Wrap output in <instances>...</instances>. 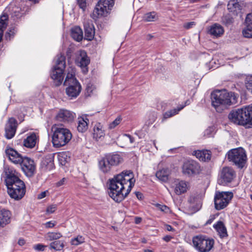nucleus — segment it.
I'll return each instance as SVG.
<instances>
[{
	"label": "nucleus",
	"instance_id": "nucleus-42",
	"mask_svg": "<svg viewBox=\"0 0 252 252\" xmlns=\"http://www.w3.org/2000/svg\"><path fill=\"white\" fill-rule=\"evenodd\" d=\"M247 90L252 94V76H248L245 81Z\"/></svg>",
	"mask_w": 252,
	"mask_h": 252
},
{
	"label": "nucleus",
	"instance_id": "nucleus-16",
	"mask_svg": "<svg viewBox=\"0 0 252 252\" xmlns=\"http://www.w3.org/2000/svg\"><path fill=\"white\" fill-rule=\"evenodd\" d=\"M75 62L78 66L83 69L84 73L88 72V69L86 67L90 63V60L85 51L81 50L79 51L77 55Z\"/></svg>",
	"mask_w": 252,
	"mask_h": 252
},
{
	"label": "nucleus",
	"instance_id": "nucleus-33",
	"mask_svg": "<svg viewBox=\"0 0 252 252\" xmlns=\"http://www.w3.org/2000/svg\"><path fill=\"white\" fill-rule=\"evenodd\" d=\"M106 157L112 166L118 165L122 161V158L119 154L110 155Z\"/></svg>",
	"mask_w": 252,
	"mask_h": 252
},
{
	"label": "nucleus",
	"instance_id": "nucleus-18",
	"mask_svg": "<svg viewBox=\"0 0 252 252\" xmlns=\"http://www.w3.org/2000/svg\"><path fill=\"white\" fill-rule=\"evenodd\" d=\"M85 38L88 40H91L94 36V27L91 21H88L84 24Z\"/></svg>",
	"mask_w": 252,
	"mask_h": 252
},
{
	"label": "nucleus",
	"instance_id": "nucleus-25",
	"mask_svg": "<svg viewBox=\"0 0 252 252\" xmlns=\"http://www.w3.org/2000/svg\"><path fill=\"white\" fill-rule=\"evenodd\" d=\"M208 33L212 36L218 37L223 34L224 30L221 25L216 23L210 27Z\"/></svg>",
	"mask_w": 252,
	"mask_h": 252
},
{
	"label": "nucleus",
	"instance_id": "nucleus-4",
	"mask_svg": "<svg viewBox=\"0 0 252 252\" xmlns=\"http://www.w3.org/2000/svg\"><path fill=\"white\" fill-rule=\"evenodd\" d=\"M5 183L8 193L11 198L18 200L23 197L26 188L23 181L14 174H9L7 175Z\"/></svg>",
	"mask_w": 252,
	"mask_h": 252
},
{
	"label": "nucleus",
	"instance_id": "nucleus-48",
	"mask_svg": "<svg viewBox=\"0 0 252 252\" xmlns=\"http://www.w3.org/2000/svg\"><path fill=\"white\" fill-rule=\"evenodd\" d=\"M196 23L194 22H190L188 23H184L183 25V27L186 30L190 29L193 28L194 26H195Z\"/></svg>",
	"mask_w": 252,
	"mask_h": 252
},
{
	"label": "nucleus",
	"instance_id": "nucleus-53",
	"mask_svg": "<svg viewBox=\"0 0 252 252\" xmlns=\"http://www.w3.org/2000/svg\"><path fill=\"white\" fill-rule=\"evenodd\" d=\"M56 224L55 221H50L45 223V226L46 228H52Z\"/></svg>",
	"mask_w": 252,
	"mask_h": 252
},
{
	"label": "nucleus",
	"instance_id": "nucleus-13",
	"mask_svg": "<svg viewBox=\"0 0 252 252\" xmlns=\"http://www.w3.org/2000/svg\"><path fill=\"white\" fill-rule=\"evenodd\" d=\"M220 184L224 185L231 183L236 177L235 171L231 167H223L220 173Z\"/></svg>",
	"mask_w": 252,
	"mask_h": 252
},
{
	"label": "nucleus",
	"instance_id": "nucleus-61",
	"mask_svg": "<svg viewBox=\"0 0 252 252\" xmlns=\"http://www.w3.org/2000/svg\"><path fill=\"white\" fill-rule=\"evenodd\" d=\"M136 195L139 199H142V194L141 193L137 192L136 193Z\"/></svg>",
	"mask_w": 252,
	"mask_h": 252
},
{
	"label": "nucleus",
	"instance_id": "nucleus-34",
	"mask_svg": "<svg viewBox=\"0 0 252 252\" xmlns=\"http://www.w3.org/2000/svg\"><path fill=\"white\" fill-rule=\"evenodd\" d=\"M188 201L192 206L195 205L197 207H199L201 205V197L198 195L190 196Z\"/></svg>",
	"mask_w": 252,
	"mask_h": 252
},
{
	"label": "nucleus",
	"instance_id": "nucleus-8",
	"mask_svg": "<svg viewBox=\"0 0 252 252\" xmlns=\"http://www.w3.org/2000/svg\"><path fill=\"white\" fill-rule=\"evenodd\" d=\"M65 67V58L60 55L58 57L56 64L51 73V77L54 80L56 86L60 85L63 80V73Z\"/></svg>",
	"mask_w": 252,
	"mask_h": 252
},
{
	"label": "nucleus",
	"instance_id": "nucleus-64",
	"mask_svg": "<svg viewBox=\"0 0 252 252\" xmlns=\"http://www.w3.org/2000/svg\"><path fill=\"white\" fill-rule=\"evenodd\" d=\"M29 0L34 3H38L39 2V0Z\"/></svg>",
	"mask_w": 252,
	"mask_h": 252
},
{
	"label": "nucleus",
	"instance_id": "nucleus-45",
	"mask_svg": "<svg viewBox=\"0 0 252 252\" xmlns=\"http://www.w3.org/2000/svg\"><path fill=\"white\" fill-rule=\"evenodd\" d=\"M183 107H182L181 108H179V109H174L173 110H170L169 111H168L167 112H166L164 115H163V118L164 119H167V118H169L175 115H176V114L178 113V112L180 111Z\"/></svg>",
	"mask_w": 252,
	"mask_h": 252
},
{
	"label": "nucleus",
	"instance_id": "nucleus-62",
	"mask_svg": "<svg viewBox=\"0 0 252 252\" xmlns=\"http://www.w3.org/2000/svg\"><path fill=\"white\" fill-rule=\"evenodd\" d=\"M25 244V241L23 239H20L18 241V244L20 246H23Z\"/></svg>",
	"mask_w": 252,
	"mask_h": 252
},
{
	"label": "nucleus",
	"instance_id": "nucleus-2",
	"mask_svg": "<svg viewBox=\"0 0 252 252\" xmlns=\"http://www.w3.org/2000/svg\"><path fill=\"white\" fill-rule=\"evenodd\" d=\"M239 94L232 92L224 90H216L211 94L212 106L218 112H221L228 106L236 104Z\"/></svg>",
	"mask_w": 252,
	"mask_h": 252
},
{
	"label": "nucleus",
	"instance_id": "nucleus-36",
	"mask_svg": "<svg viewBox=\"0 0 252 252\" xmlns=\"http://www.w3.org/2000/svg\"><path fill=\"white\" fill-rule=\"evenodd\" d=\"M158 19V16L155 12H151L145 14L143 20L146 22H154Z\"/></svg>",
	"mask_w": 252,
	"mask_h": 252
},
{
	"label": "nucleus",
	"instance_id": "nucleus-30",
	"mask_svg": "<svg viewBox=\"0 0 252 252\" xmlns=\"http://www.w3.org/2000/svg\"><path fill=\"white\" fill-rule=\"evenodd\" d=\"M213 226L218 232L220 238H222L227 236L226 228L222 221H218L217 224H214Z\"/></svg>",
	"mask_w": 252,
	"mask_h": 252
},
{
	"label": "nucleus",
	"instance_id": "nucleus-59",
	"mask_svg": "<svg viewBox=\"0 0 252 252\" xmlns=\"http://www.w3.org/2000/svg\"><path fill=\"white\" fill-rule=\"evenodd\" d=\"M151 115L152 116L151 121L152 122H154L157 118V114L155 112H153L151 114Z\"/></svg>",
	"mask_w": 252,
	"mask_h": 252
},
{
	"label": "nucleus",
	"instance_id": "nucleus-52",
	"mask_svg": "<svg viewBox=\"0 0 252 252\" xmlns=\"http://www.w3.org/2000/svg\"><path fill=\"white\" fill-rule=\"evenodd\" d=\"M45 247H46L45 246L40 244L34 246V249L38 251H43Z\"/></svg>",
	"mask_w": 252,
	"mask_h": 252
},
{
	"label": "nucleus",
	"instance_id": "nucleus-23",
	"mask_svg": "<svg viewBox=\"0 0 252 252\" xmlns=\"http://www.w3.org/2000/svg\"><path fill=\"white\" fill-rule=\"evenodd\" d=\"M37 140L38 136L33 132L24 139L23 145L26 148L32 149L35 147Z\"/></svg>",
	"mask_w": 252,
	"mask_h": 252
},
{
	"label": "nucleus",
	"instance_id": "nucleus-54",
	"mask_svg": "<svg viewBox=\"0 0 252 252\" xmlns=\"http://www.w3.org/2000/svg\"><path fill=\"white\" fill-rule=\"evenodd\" d=\"M157 206L159 209H160L161 211H162L163 212H166L169 210L168 207H167L165 205H161L158 204Z\"/></svg>",
	"mask_w": 252,
	"mask_h": 252
},
{
	"label": "nucleus",
	"instance_id": "nucleus-38",
	"mask_svg": "<svg viewBox=\"0 0 252 252\" xmlns=\"http://www.w3.org/2000/svg\"><path fill=\"white\" fill-rule=\"evenodd\" d=\"M50 249H53L56 251H61L63 248L64 244L61 241H56L50 244Z\"/></svg>",
	"mask_w": 252,
	"mask_h": 252
},
{
	"label": "nucleus",
	"instance_id": "nucleus-21",
	"mask_svg": "<svg viewBox=\"0 0 252 252\" xmlns=\"http://www.w3.org/2000/svg\"><path fill=\"white\" fill-rule=\"evenodd\" d=\"M6 153L9 159L14 163L21 164L23 160L24 157H22L20 154L12 148L7 149Z\"/></svg>",
	"mask_w": 252,
	"mask_h": 252
},
{
	"label": "nucleus",
	"instance_id": "nucleus-39",
	"mask_svg": "<svg viewBox=\"0 0 252 252\" xmlns=\"http://www.w3.org/2000/svg\"><path fill=\"white\" fill-rule=\"evenodd\" d=\"M98 2L105 6V8L110 11L114 4V0H100Z\"/></svg>",
	"mask_w": 252,
	"mask_h": 252
},
{
	"label": "nucleus",
	"instance_id": "nucleus-10",
	"mask_svg": "<svg viewBox=\"0 0 252 252\" xmlns=\"http://www.w3.org/2000/svg\"><path fill=\"white\" fill-rule=\"evenodd\" d=\"M233 197V193L231 192L217 191L214 197L215 209L220 210L226 207Z\"/></svg>",
	"mask_w": 252,
	"mask_h": 252
},
{
	"label": "nucleus",
	"instance_id": "nucleus-35",
	"mask_svg": "<svg viewBox=\"0 0 252 252\" xmlns=\"http://www.w3.org/2000/svg\"><path fill=\"white\" fill-rule=\"evenodd\" d=\"M58 160L61 164L64 165L69 161L70 157L66 152H63L58 155Z\"/></svg>",
	"mask_w": 252,
	"mask_h": 252
},
{
	"label": "nucleus",
	"instance_id": "nucleus-40",
	"mask_svg": "<svg viewBox=\"0 0 252 252\" xmlns=\"http://www.w3.org/2000/svg\"><path fill=\"white\" fill-rule=\"evenodd\" d=\"M11 14L12 17L19 18L23 14V12L20 8L15 6L12 7Z\"/></svg>",
	"mask_w": 252,
	"mask_h": 252
},
{
	"label": "nucleus",
	"instance_id": "nucleus-37",
	"mask_svg": "<svg viewBox=\"0 0 252 252\" xmlns=\"http://www.w3.org/2000/svg\"><path fill=\"white\" fill-rule=\"evenodd\" d=\"M228 8L231 10V11H237L241 10V6L239 2L235 0H231L228 2Z\"/></svg>",
	"mask_w": 252,
	"mask_h": 252
},
{
	"label": "nucleus",
	"instance_id": "nucleus-6",
	"mask_svg": "<svg viewBox=\"0 0 252 252\" xmlns=\"http://www.w3.org/2000/svg\"><path fill=\"white\" fill-rule=\"evenodd\" d=\"M72 134L65 127L57 126L54 128L52 135V143L55 147L59 148L66 145L71 140Z\"/></svg>",
	"mask_w": 252,
	"mask_h": 252
},
{
	"label": "nucleus",
	"instance_id": "nucleus-41",
	"mask_svg": "<svg viewBox=\"0 0 252 252\" xmlns=\"http://www.w3.org/2000/svg\"><path fill=\"white\" fill-rule=\"evenodd\" d=\"M62 237V235L60 232H48L46 234V238L50 241L57 240Z\"/></svg>",
	"mask_w": 252,
	"mask_h": 252
},
{
	"label": "nucleus",
	"instance_id": "nucleus-43",
	"mask_svg": "<svg viewBox=\"0 0 252 252\" xmlns=\"http://www.w3.org/2000/svg\"><path fill=\"white\" fill-rule=\"evenodd\" d=\"M84 242H85V239L81 235L77 236L76 237L72 239L71 241V245L75 246H78Z\"/></svg>",
	"mask_w": 252,
	"mask_h": 252
},
{
	"label": "nucleus",
	"instance_id": "nucleus-12",
	"mask_svg": "<svg viewBox=\"0 0 252 252\" xmlns=\"http://www.w3.org/2000/svg\"><path fill=\"white\" fill-rule=\"evenodd\" d=\"M22 170L25 175L29 177L33 176L36 170V165L33 159L25 157L21 163Z\"/></svg>",
	"mask_w": 252,
	"mask_h": 252
},
{
	"label": "nucleus",
	"instance_id": "nucleus-29",
	"mask_svg": "<svg viewBox=\"0 0 252 252\" xmlns=\"http://www.w3.org/2000/svg\"><path fill=\"white\" fill-rule=\"evenodd\" d=\"M194 156L201 161H206L211 159V152L208 150H198L194 152Z\"/></svg>",
	"mask_w": 252,
	"mask_h": 252
},
{
	"label": "nucleus",
	"instance_id": "nucleus-27",
	"mask_svg": "<svg viewBox=\"0 0 252 252\" xmlns=\"http://www.w3.org/2000/svg\"><path fill=\"white\" fill-rule=\"evenodd\" d=\"M170 174V170L168 168H163L157 172L156 176L159 180L166 182L168 180Z\"/></svg>",
	"mask_w": 252,
	"mask_h": 252
},
{
	"label": "nucleus",
	"instance_id": "nucleus-15",
	"mask_svg": "<svg viewBox=\"0 0 252 252\" xmlns=\"http://www.w3.org/2000/svg\"><path fill=\"white\" fill-rule=\"evenodd\" d=\"M54 154L46 155L41 161L40 168L43 172H47L54 168Z\"/></svg>",
	"mask_w": 252,
	"mask_h": 252
},
{
	"label": "nucleus",
	"instance_id": "nucleus-19",
	"mask_svg": "<svg viewBox=\"0 0 252 252\" xmlns=\"http://www.w3.org/2000/svg\"><path fill=\"white\" fill-rule=\"evenodd\" d=\"M174 190L177 195H180L187 192L189 189V183L185 181H177L175 182Z\"/></svg>",
	"mask_w": 252,
	"mask_h": 252
},
{
	"label": "nucleus",
	"instance_id": "nucleus-22",
	"mask_svg": "<svg viewBox=\"0 0 252 252\" xmlns=\"http://www.w3.org/2000/svg\"><path fill=\"white\" fill-rule=\"evenodd\" d=\"M246 28L243 30L242 33L244 37L252 38V15H247L245 20Z\"/></svg>",
	"mask_w": 252,
	"mask_h": 252
},
{
	"label": "nucleus",
	"instance_id": "nucleus-17",
	"mask_svg": "<svg viewBox=\"0 0 252 252\" xmlns=\"http://www.w3.org/2000/svg\"><path fill=\"white\" fill-rule=\"evenodd\" d=\"M75 117V114L66 109H61L56 116L58 121L64 122L72 121Z\"/></svg>",
	"mask_w": 252,
	"mask_h": 252
},
{
	"label": "nucleus",
	"instance_id": "nucleus-32",
	"mask_svg": "<svg viewBox=\"0 0 252 252\" xmlns=\"http://www.w3.org/2000/svg\"><path fill=\"white\" fill-rule=\"evenodd\" d=\"M71 35L77 41H81L83 38V32L79 27H75L71 29Z\"/></svg>",
	"mask_w": 252,
	"mask_h": 252
},
{
	"label": "nucleus",
	"instance_id": "nucleus-28",
	"mask_svg": "<svg viewBox=\"0 0 252 252\" xmlns=\"http://www.w3.org/2000/svg\"><path fill=\"white\" fill-rule=\"evenodd\" d=\"M105 135L104 130L100 123H97L94 127L93 137L98 140Z\"/></svg>",
	"mask_w": 252,
	"mask_h": 252
},
{
	"label": "nucleus",
	"instance_id": "nucleus-5",
	"mask_svg": "<svg viewBox=\"0 0 252 252\" xmlns=\"http://www.w3.org/2000/svg\"><path fill=\"white\" fill-rule=\"evenodd\" d=\"M75 70L72 67L67 69V73L64 82V85L68 87L65 89L67 96L71 99L76 97L80 94L81 86L75 77Z\"/></svg>",
	"mask_w": 252,
	"mask_h": 252
},
{
	"label": "nucleus",
	"instance_id": "nucleus-7",
	"mask_svg": "<svg viewBox=\"0 0 252 252\" xmlns=\"http://www.w3.org/2000/svg\"><path fill=\"white\" fill-rule=\"evenodd\" d=\"M227 157L229 161L240 168L245 166L247 160L246 151L241 147L229 150L227 153Z\"/></svg>",
	"mask_w": 252,
	"mask_h": 252
},
{
	"label": "nucleus",
	"instance_id": "nucleus-63",
	"mask_svg": "<svg viewBox=\"0 0 252 252\" xmlns=\"http://www.w3.org/2000/svg\"><path fill=\"white\" fill-rule=\"evenodd\" d=\"M214 218L213 217H212L211 218L209 219L206 222V224H211L213 220H214Z\"/></svg>",
	"mask_w": 252,
	"mask_h": 252
},
{
	"label": "nucleus",
	"instance_id": "nucleus-46",
	"mask_svg": "<svg viewBox=\"0 0 252 252\" xmlns=\"http://www.w3.org/2000/svg\"><path fill=\"white\" fill-rule=\"evenodd\" d=\"M121 121V117L118 116L117 118H116V119L114 121H113L109 125V128L112 129L115 128L117 126H118L120 124Z\"/></svg>",
	"mask_w": 252,
	"mask_h": 252
},
{
	"label": "nucleus",
	"instance_id": "nucleus-9",
	"mask_svg": "<svg viewBox=\"0 0 252 252\" xmlns=\"http://www.w3.org/2000/svg\"><path fill=\"white\" fill-rule=\"evenodd\" d=\"M192 243L199 252H209L214 246V241L204 236L198 235L193 238Z\"/></svg>",
	"mask_w": 252,
	"mask_h": 252
},
{
	"label": "nucleus",
	"instance_id": "nucleus-58",
	"mask_svg": "<svg viewBox=\"0 0 252 252\" xmlns=\"http://www.w3.org/2000/svg\"><path fill=\"white\" fill-rule=\"evenodd\" d=\"M165 228L167 230L169 231H174V229L170 225H166Z\"/></svg>",
	"mask_w": 252,
	"mask_h": 252
},
{
	"label": "nucleus",
	"instance_id": "nucleus-24",
	"mask_svg": "<svg viewBox=\"0 0 252 252\" xmlns=\"http://www.w3.org/2000/svg\"><path fill=\"white\" fill-rule=\"evenodd\" d=\"M11 214L4 209H0V227H3L10 223Z\"/></svg>",
	"mask_w": 252,
	"mask_h": 252
},
{
	"label": "nucleus",
	"instance_id": "nucleus-49",
	"mask_svg": "<svg viewBox=\"0 0 252 252\" xmlns=\"http://www.w3.org/2000/svg\"><path fill=\"white\" fill-rule=\"evenodd\" d=\"M57 205L53 204L47 208L46 212L48 213H53L57 209Z\"/></svg>",
	"mask_w": 252,
	"mask_h": 252
},
{
	"label": "nucleus",
	"instance_id": "nucleus-31",
	"mask_svg": "<svg viewBox=\"0 0 252 252\" xmlns=\"http://www.w3.org/2000/svg\"><path fill=\"white\" fill-rule=\"evenodd\" d=\"M109 162H110L106 156L99 161V168L103 172L107 173L111 170L112 166Z\"/></svg>",
	"mask_w": 252,
	"mask_h": 252
},
{
	"label": "nucleus",
	"instance_id": "nucleus-56",
	"mask_svg": "<svg viewBox=\"0 0 252 252\" xmlns=\"http://www.w3.org/2000/svg\"><path fill=\"white\" fill-rule=\"evenodd\" d=\"M47 192H48L47 190L44 191H43V192H41L40 193H39L38 195L37 198L38 199H42V198H44L46 196V193Z\"/></svg>",
	"mask_w": 252,
	"mask_h": 252
},
{
	"label": "nucleus",
	"instance_id": "nucleus-14",
	"mask_svg": "<svg viewBox=\"0 0 252 252\" xmlns=\"http://www.w3.org/2000/svg\"><path fill=\"white\" fill-rule=\"evenodd\" d=\"M17 126V122L13 118L9 119L5 126V136L10 139L15 135Z\"/></svg>",
	"mask_w": 252,
	"mask_h": 252
},
{
	"label": "nucleus",
	"instance_id": "nucleus-3",
	"mask_svg": "<svg viewBox=\"0 0 252 252\" xmlns=\"http://www.w3.org/2000/svg\"><path fill=\"white\" fill-rule=\"evenodd\" d=\"M228 118L234 124L252 128V104L231 110Z\"/></svg>",
	"mask_w": 252,
	"mask_h": 252
},
{
	"label": "nucleus",
	"instance_id": "nucleus-11",
	"mask_svg": "<svg viewBox=\"0 0 252 252\" xmlns=\"http://www.w3.org/2000/svg\"><path fill=\"white\" fill-rule=\"evenodd\" d=\"M201 171V168L199 164L193 160L184 162L182 167L183 174L189 177L199 174Z\"/></svg>",
	"mask_w": 252,
	"mask_h": 252
},
{
	"label": "nucleus",
	"instance_id": "nucleus-47",
	"mask_svg": "<svg viewBox=\"0 0 252 252\" xmlns=\"http://www.w3.org/2000/svg\"><path fill=\"white\" fill-rule=\"evenodd\" d=\"M16 32V30L14 28H13L12 29H10L9 31L6 32L5 33V38L7 40H10L11 38H12L14 34H15V32Z\"/></svg>",
	"mask_w": 252,
	"mask_h": 252
},
{
	"label": "nucleus",
	"instance_id": "nucleus-57",
	"mask_svg": "<svg viewBox=\"0 0 252 252\" xmlns=\"http://www.w3.org/2000/svg\"><path fill=\"white\" fill-rule=\"evenodd\" d=\"M172 238V236L170 235H166L163 238V239L166 242H169Z\"/></svg>",
	"mask_w": 252,
	"mask_h": 252
},
{
	"label": "nucleus",
	"instance_id": "nucleus-1",
	"mask_svg": "<svg viewBox=\"0 0 252 252\" xmlns=\"http://www.w3.org/2000/svg\"><path fill=\"white\" fill-rule=\"evenodd\" d=\"M135 180L130 171H123L109 180L108 194L115 202L122 201L134 186Z\"/></svg>",
	"mask_w": 252,
	"mask_h": 252
},
{
	"label": "nucleus",
	"instance_id": "nucleus-44",
	"mask_svg": "<svg viewBox=\"0 0 252 252\" xmlns=\"http://www.w3.org/2000/svg\"><path fill=\"white\" fill-rule=\"evenodd\" d=\"M222 21L227 26L231 25L234 22L233 17L229 14L224 15L222 18Z\"/></svg>",
	"mask_w": 252,
	"mask_h": 252
},
{
	"label": "nucleus",
	"instance_id": "nucleus-60",
	"mask_svg": "<svg viewBox=\"0 0 252 252\" xmlns=\"http://www.w3.org/2000/svg\"><path fill=\"white\" fill-rule=\"evenodd\" d=\"M142 219L140 217H136L135 218V222L136 224H138L141 222Z\"/></svg>",
	"mask_w": 252,
	"mask_h": 252
},
{
	"label": "nucleus",
	"instance_id": "nucleus-20",
	"mask_svg": "<svg viewBox=\"0 0 252 252\" xmlns=\"http://www.w3.org/2000/svg\"><path fill=\"white\" fill-rule=\"evenodd\" d=\"M109 12V11L105 8V6L98 2L93 12L92 18L96 19L101 17L106 16Z\"/></svg>",
	"mask_w": 252,
	"mask_h": 252
},
{
	"label": "nucleus",
	"instance_id": "nucleus-26",
	"mask_svg": "<svg viewBox=\"0 0 252 252\" xmlns=\"http://www.w3.org/2000/svg\"><path fill=\"white\" fill-rule=\"evenodd\" d=\"M89 114H86L83 117L78 118V124L77 126V130L81 132H84L88 128V119L87 118L89 116Z\"/></svg>",
	"mask_w": 252,
	"mask_h": 252
},
{
	"label": "nucleus",
	"instance_id": "nucleus-50",
	"mask_svg": "<svg viewBox=\"0 0 252 252\" xmlns=\"http://www.w3.org/2000/svg\"><path fill=\"white\" fill-rule=\"evenodd\" d=\"M123 137L125 140H129L130 143H132L134 142V138L128 134H124Z\"/></svg>",
	"mask_w": 252,
	"mask_h": 252
},
{
	"label": "nucleus",
	"instance_id": "nucleus-51",
	"mask_svg": "<svg viewBox=\"0 0 252 252\" xmlns=\"http://www.w3.org/2000/svg\"><path fill=\"white\" fill-rule=\"evenodd\" d=\"M77 3L79 7L84 10L86 6V0H77Z\"/></svg>",
	"mask_w": 252,
	"mask_h": 252
},
{
	"label": "nucleus",
	"instance_id": "nucleus-55",
	"mask_svg": "<svg viewBox=\"0 0 252 252\" xmlns=\"http://www.w3.org/2000/svg\"><path fill=\"white\" fill-rule=\"evenodd\" d=\"M66 179L65 178H63L62 180L59 181L56 183V186L57 187H60L64 184V183L66 182Z\"/></svg>",
	"mask_w": 252,
	"mask_h": 252
}]
</instances>
